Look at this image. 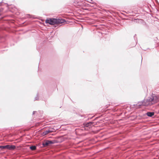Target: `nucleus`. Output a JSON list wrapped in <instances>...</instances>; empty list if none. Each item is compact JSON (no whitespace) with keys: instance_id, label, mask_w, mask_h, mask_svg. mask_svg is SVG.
<instances>
[{"instance_id":"1","label":"nucleus","mask_w":159,"mask_h":159,"mask_svg":"<svg viewBox=\"0 0 159 159\" xmlns=\"http://www.w3.org/2000/svg\"><path fill=\"white\" fill-rule=\"evenodd\" d=\"M159 102V95L152 94L151 96L144 100L143 106H150Z\"/></svg>"},{"instance_id":"2","label":"nucleus","mask_w":159,"mask_h":159,"mask_svg":"<svg viewBox=\"0 0 159 159\" xmlns=\"http://www.w3.org/2000/svg\"><path fill=\"white\" fill-rule=\"evenodd\" d=\"M66 20L65 19L59 18H50L47 19L45 20L46 23H48L51 25H59L65 22Z\"/></svg>"},{"instance_id":"3","label":"nucleus","mask_w":159,"mask_h":159,"mask_svg":"<svg viewBox=\"0 0 159 159\" xmlns=\"http://www.w3.org/2000/svg\"><path fill=\"white\" fill-rule=\"evenodd\" d=\"M16 148V146L14 145H7L4 146H0V148L2 149H7L9 150H13Z\"/></svg>"},{"instance_id":"4","label":"nucleus","mask_w":159,"mask_h":159,"mask_svg":"<svg viewBox=\"0 0 159 159\" xmlns=\"http://www.w3.org/2000/svg\"><path fill=\"white\" fill-rule=\"evenodd\" d=\"M56 143H57L56 140H47L44 141L42 145L43 147H47L51 144H54Z\"/></svg>"},{"instance_id":"5","label":"nucleus","mask_w":159,"mask_h":159,"mask_svg":"<svg viewBox=\"0 0 159 159\" xmlns=\"http://www.w3.org/2000/svg\"><path fill=\"white\" fill-rule=\"evenodd\" d=\"M93 123V122H89L84 123L83 125L84 127H90Z\"/></svg>"},{"instance_id":"6","label":"nucleus","mask_w":159,"mask_h":159,"mask_svg":"<svg viewBox=\"0 0 159 159\" xmlns=\"http://www.w3.org/2000/svg\"><path fill=\"white\" fill-rule=\"evenodd\" d=\"M146 114L148 116L151 117L154 115V113L153 112H148Z\"/></svg>"},{"instance_id":"7","label":"nucleus","mask_w":159,"mask_h":159,"mask_svg":"<svg viewBox=\"0 0 159 159\" xmlns=\"http://www.w3.org/2000/svg\"><path fill=\"white\" fill-rule=\"evenodd\" d=\"M144 100L141 101L139 102L137 104H136L137 106L140 107L142 106H143Z\"/></svg>"},{"instance_id":"8","label":"nucleus","mask_w":159,"mask_h":159,"mask_svg":"<svg viewBox=\"0 0 159 159\" xmlns=\"http://www.w3.org/2000/svg\"><path fill=\"white\" fill-rule=\"evenodd\" d=\"M49 131V130L48 129H47L46 130H45L44 132H43V135H45L47 134L50 133Z\"/></svg>"},{"instance_id":"9","label":"nucleus","mask_w":159,"mask_h":159,"mask_svg":"<svg viewBox=\"0 0 159 159\" xmlns=\"http://www.w3.org/2000/svg\"><path fill=\"white\" fill-rule=\"evenodd\" d=\"M30 149L33 151L35 150L36 149V147L35 146H32L30 147Z\"/></svg>"},{"instance_id":"10","label":"nucleus","mask_w":159,"mask_h":159,"mask_svg":"<svg viewBox=\"0 0 159 159\" xmlns=\"http://www.w3.org/2000/svg\"><path fill=\"white\" fill-rule=\"evenodd\" d=\"M39 99V94L37 93L36 96L34 98V100H38Z\"/></svg>"},{"instance_id":"11","label":"nucleus","mask_w":159,"mask_h":159,"mask_svg":"<svg viewBox=\"0 0 159 159\" xmlns=\"http://www.w3.org/2000/svg\"><path fill=\"white\" fill-rule=\"evenodd\" d=\"M48 129L49 130V131H49L50 133L52 132H53L55 130V129Z\"/></svg>"},{"instance_id":"12","label":"nucleus","mask_w":159,"mask_h":159,"mask_svg":"<svg viewBox=\"0 0 159 159\" xmlns=\"http://www.w3.org/2000/svg\"><path fill=\"white\" fill-rule=\"evenodd\" d=\"M79 3L78 2H77V3H75V4L76 5H80Z\"/></svg>"},{"instance_id":"13","label":"nucleus","mask_w":159,"mask_h":159,"mask_svg":"<svg viewBox=\"0 0 159 159\" xmlns=\"http://www.w3.org/2000/svg\"><path fill=\"white\" fill-rule=\"evenodd\" d=\"M36 111H33V115H34L35 113V112H36Z\"/></svg>"},{"instance_id":"14","label":"nucleus","mask_w":159,"mask_h":159,"mask_svg":"<svg viewBox=\"0 0 159 159\" xmlns=\"http://www.w3.org/2000/svg\"><path fill=\"white\" fill-rule=\"evenodd\" d=\"M90 3H92V2H91V1H90Z\"/></svg>"},{"instance_id":"15","label":"nucleus","mask_w":159,"mask_h":159,"mask_svg":"<svg viewBox=\"0 0 159 159\" xmlns=\"http://www.w3.org/2000/svg\"><path fill=\"white\" fill-rule=\"evenodd\" d=\"M90 3H92V2H91V1H90Z\"/></svg>"},{"instance_id":"16","label":"nucleus","mask_w":159,"mask_h":159,"mask_svg":"<svg viewBox=\"0 0 159 159\" xmlns=\"http://www.w3.org/2000/svg\"><path fill=\"white\" fill-rule=\"evenodd\" d=\"M142 59H143V58H142Z\"/></svg>"},{"instance_id":"17","label":"nucleus","mask_w":159,"mask_h":159,"mask_svg":"<svg viewBox=\"0 0 159 159\" xmlns=\"http://www.w3.org/2000/svg\"><path fill=\"white\" fill-rule=\"evenodd\" d=\"M1 2L0 3V4H1Z\"/></svg>"}]
</instances>
